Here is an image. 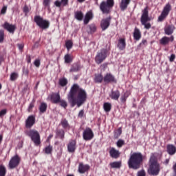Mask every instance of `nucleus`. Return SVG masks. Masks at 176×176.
<instances>
[{"instance_id": "1", "label": "nucleus", "mask_w": 176, "mask_h": 176, "mask_svg": "<svg viewBox=\"0 0 176 176\" xmlns=\"http://www.w3.org/2000/svg\"><path fill=\"white\" fill-rule=\"evenodd\" d=\"M67 100L72 108H74L75 105H77V108H79L86 102L87 93L78 84H74L67 94Z\"/></svg>"}, {"instance_id": "2", "label": "nucleus", "mask_w": 176, "mask_h": 176, "mask_svg": "<svg viewBox=\"0 0 176 176\" xmlns=\"http://www.w3.org/2000/svg\"><path fill=\"white\" fill-rule=\"evenodd\" d=\"M144 162V155L141 152L131 153L128 160V166L133 170H138Z\"/></svg>"}, {"instance_id": "3", "label": "nucleus", "mask_w": 176, "mask_h": 176, "mask_svg": "<svg viewBox=\"0 0 176 176\" xmlns=\"http://www.w3.org/2000/svg\"><path fill=\"white\" fill-rule=\"evenodd\" d=\"M148 166V173L150 175H159V173H160V164H159L156 157L153 154L150 157Z\"/></svg>"}, {"instance_id": "4", "label": "nucleus", "mask_w": 176, "mask_h": 176, "mask_svg": "<svg viewBox=\"0 0 176 176\" xmlns=\"http://www.w3.org/2000/svg\"><path fill=\"white\" fill-rule=\"evenodd\" d=\"M25 134L31 138L32 141L36 146L41 144V135L38 131L35 129H30L26 131Z\"/></svg>"}, {"instance_id": "5", "label": "nucleus", "mask_w": 176, "mask_h": 176, "mask_svg": "<svg viewBox=\"0 0 176 176\" xmlns=\"http://www.w3.org/2000/svg\"><path fill=\"white\" fill-rule=\"evenodd\" d=\"M109 55V50L105 48L101 49L96 54L95 57V61L96 64H101L103 61H105L107 57Z\"/></svg>"}, {"instance_id": "6", "label": "nucleus", "mask_w": 176, "mask_h": 176, "mask_svg": "<svg viewBox=\"0 0 176 176\" xmlns=\"http://www.w3.org/2000/svg\"><path fill=\"white\" fill-rule=\"evenodd\" d=\"M113 5H115L113 0H107V1H102L100 5V9L103 14H107V13H109L111 8H113Z\"/></svg>"}, {"instance_id": "7", "label": "nucleus", "mask_w": 176, "mask_h": 176, "mask_svg": "<svg viewBox=\"0 0 176 176\" xmlns=\"http://www.w3.org/2000/svg\"><path fill=\"white\" fill-rule=\"evenodd\" d=\"M147 21H149V16L148 12V7H146L142 10V14L141 16V23L142 25H144V28H146V30H149V28L152 27V25H151L149 23H146Z\"/></svg>"}, {"instance_id": "8", "label": "nucleus", "mask_w": 176, "mask_h": 176, "mask_svg": "<svg viewBox=\"0 0 176 176\" xmlns=\"http://www.w3.org/2000/svg\"><path fill=\"white\" fill-rule=\"evenodd\" d=\"M34 22L38 27L42 28V30H46L49 28V25H50V23H49L48 21L43 19V17L38 15L34 16Z\"/></svg>"}, {"instance_id": "9", "label": "nucleus", "mask_w": 176, "mask_h": 176, "mask_svg": "<svg viewBox=\"0 0 176 176\" xmlns=\"http://www.w3.org/2000/svg\"><path fill=\"white\" fill-rule=\"evenodd\" d=\"M21 161V158L18 155H15L14 157H12L8 164V167L10 170H13V168H16V167H18L19 164H20Z\"/></svg>"}, {"instance_id": "10", "label": "nucleus", "mask_w": 176, "mask_h": 176, "mask_svg": "<svg viewBox=\"0 0 176 176\" xmlns=\"http://www.w3.org/2000/svg\"><path fill=\"white\" fill-rule=\"evenodd\" d=\"M82 138L85 141H91L94 138V132L89 127H87L82 132Z\"/></svg>"}, {"instance_id": "11", "label": "nucleus", "mask_w": 176, "mask_h": 176, "mask_svg": "<svg viewBox=\"0 0 176 176\" xmlns=\"http://www.w3.org/2000/svg\"><path fill=\"white\" fill-rule=\"evenodd\" d=\"M170 11L171 4L167 3L164 6L160 16L158 17V21H163V20H164L168 16V13H170Z\"/></svg>"}, {"instance_id": "12", "label": "nucleus", "mask_w": 176, "mask_h": 176, "mask_svg": "<svg viewBox=\"0 0 176 176\" xmlns=\"http://www.w3.org/2000/svg\"><path fill=\"white\" fill-rule=\"evenodd\" d=\"M89 170L90 165L85 164L83 162L79 163L78 171L80 174H85V173H87Z\"/></svg>"}, {"instance_id": "13", "label": "nucleus", "mask_w": 176, "mask_h": 176, "mask_svg": "<svg viewBox=\"0 0 176 176\" xmlns=\"http://www.w3.org/2000/svg\"><path fill=\"white\" fill-rule=\"evenodd\" d=\"M103 81L104 83H116V78H115V76L110 73H107L104 77H103Z\"/></svg>"}, {"instance_id": "14", "label": "nucleus", "mask_w": 176, "mask_h": 176, "mask_svg": "<svg viewBox=\"0 0 176 176\" xmlns=\"http://www.w3.org/2000/svg\"><path fill=\"white\" fill-rule=\"evenodd\" d=\"M2 27L10 32V34H14V32L16 31V25L10 24L8 22H5V23L2 25Z\"/></svg>"}, {"instance_id": "15", "label": "nucleus", "mask_w": 176, "mask_h": 176, "mask_svg": "<svg viewBox=\"0 0 176 176\" xmlns=\"http://www.w3.org/2000/svg\"><path fill=\"white\" fill-rule=\"evenodd\" d=\"M35 124V117L34 116H29L25 120L26 129H31Z\"/></svg>"}, {"instance_id": "16", "label": "nucleus", "mask_w": 176, "mask_h": 176, "mask_svg": "<svg viewBox=\"0 0 176 176\" xmlns=\"http://www.w3.org/2000/svg\"><path fill=\"white\" fill-rule=\"evenodd\" d=\"M170 42H174V36H170V37L168 36H164L160 40V45H162L163 46H166V45H168Z\"/></svg>"}, {"instance_id": "17", "label": "nucleus", "mask_w": 176, "mask_h": 176, "mask_svg": "<svg viewBox=\"0 0 176 176\" xmlns=\"http://www.w3.org/2000/svg\"><path fill=\"white\" fill-rule=\"evenodd\" d=\"M50 98L53 104H58L61 100V96H60V93H52L50 95Z\"/></svg>"}, {"instance_id": "18", "label": "nucleus", "mask_w": 176, "mask_h": 176, "mask_svg": "<svg viewBox=\"0 0 176 176\" xmlns=\"http://www.w3.org/2000/svg\"><path fill=\"white\" fill-rule=\"evenodd\" d=\"M110 24H111L110 18H106L104 19H102L100 23V27L102 31H105V30L108 29V27H109Z\"/></svg>"}, {"instance_id": "19", "label": "nucleus", "mask_w": 176, "mask_h": 176, "mask_svg": "<svg viewBox=\"0 0 176 176\" xmlns=\"http://www.w3.org/2000/svg\"><path fill=\"white\" fill-rule=\"evenodd\" d=\"M76 149V142L71 140L67 144V151L69 153H74Z\"/></svg>"}, {"instance_id": "20", "label": "nucleus", "mask_w": 176, "mask_h": 176, "mask_svg": "<svg viewBox=\"0 0 176 176\" xmlns=\"http://www.w3.org/2000/svg\"><path fill=\"white\" fill-rule=\"evenodd\" d=\"M109 97L111 98V100L118 101V100H119V97H120V91H119V90L113 91V89H112L109 94Z\"/></svg>"}, {"instance_id": "21", "label": "nucleus", "mask_w": 176, "mask_h": 176, "mask_svg": "<svg viewBox=\"0 0 176 176\" xmlns=\"http://www.w3.org/2000/svg\"><path fill=\"white\" fill-rule=\"evenodd\" d=\"M109 155L113 159H118V157L120 156V152L119 150H116V148L111 147L109 151Z\"/></svg>"}, {"instance_id": "22", "label": "nucleus", "mask_w": 176, "mask_h": 176, "mask_svg": "<svg viewBox=\"0 0 176 176\" xmlns=\"http://www.w3.org/2000/svg\"><path fill=\"white\" fill-rule=\"evenodd\" d=\"M131 0H121L120 3V8L122 12H124L127 9L129 5H130Z\"/></svg>"}, {"instance_id": "23", "label": "nucleus", "mask_w": 176, "mask_h": 176, "mask_svg": "<svg viewBox=\"0 0 176 176\" xmlns=\"http://www.w3.org/2000/svg\"><path fill=\"white\" fill-rule=\"evenodd\" d=\"M166 151L170 156L175 155L176 153V147L173 144H168L166 146Z\"/></svg>"}, {"instance_id": "24", "label": "nucleus", "mask_w": 176, "mask_h": 176, "mask_svg": "<svg viewBox=\"0 0 176 176\" xmlns=\"http://www.w3.org/2000/svg\"><path fill=\"white\" fill-rule=\"evenodd\" d=\"M174 30H175V27L174 25H169L164 28V32L166 35H172L174 33Z\"/></svg>"}, {"instance_id": "25", "label": "nucleus", "mask_w": 176, "mask_h": 176, "mask_svg": "<svg viewBox=\"0 0 176 176\" xmlns=\"http://www.w3.org/2000/svg\"><path fill=\"white\" fill-rule=\"evenodd\" d=\"M118 47L120 50H124L126 49V40L124 38H120L118 40Z\"/></svg>"}, {"instance_id": "26", "label": "nucleus", "mask_w": 176, "mask_h": 176, "mask_svg": "<svg viewBox=\"0 0 176 176\" xmlns=\"http://www.w3.org/2000/svg\"><path fill=\"white\" fill-rule=\"evenodd\" d=\"M82 69V66L79 63H74L72 65L69 72H78V71H80Z\"/></svg>"}, {"instance_id": "27", "label": "nucleus", "mask_w": 176, "mask_h": 176, "mask_svg": "<svg viewBox=\"0 0 176 176\" xmlns=\"http://www.w3.org/2000/svg\"><path fill=\"white\" fill-rule=\"evenodd\" d=\"M67 5H68V0H61L60 1L56 0L54 2V6H56V8H61V6H67Z\"/></svg>"}, {"instance_id": "28", "label": "nucleus", "mask_w": 176, "mask_h": 176, "mask_svg": "<svg viewBox=\"0 0 176 176\" xmlns=\"http://www.w3.org/2000/svg\"><path fill=\"white\" fill-rule=\"evenodd\" d=\"M133 39H135V41H140L141 39V31L137 28L134 29Z\"/></svg>"}, {"instance_id": "29", "label": "nucleus", "mask_w": 176, "mask_h": 176, "mask_svg": "<svg viewBox=\"0 0 176 176\" xmlns=\"http://www.w3.org/2000/svg\"><path fill=\"white\" fill-rule=\"evenodd\" d=\"M130 96V92L126 91L124 94L121 95L120 98L122 104H126V101H127V98Z\"/></svg>"}, {"instance_id": "30", "label": "nucleus", "mask_w": 176, "mask_h": 176, "mask_svg": "<svg viewBox=\"0 0 176 176\" xmlns=\"http://www.w3.org/2000/svg\"><path fill=\"white\" fill-rule=\"evenodd\" d=\"M60 124L65 130H69V129H71V126L68 123V120L65 118L61 120Z\"/></svg>"}, {"instance_id": "31", "label": "nucleus", "mask_w": 176, "mask_h": 176, "mask_svg": "<svg viewBox=\"0 0 176 176\" xmlns=\"http://www.w3.org/2000/svg\"><path fill=\"white\" fill-rule=\"evenodd\" d=\"M93 19V12H88L86 13L84 19V24H89V21Z\"/></svg>"}, {"instance_id": "32", "label": "nucleus", "mask_w": 176, "mask_h": 176, "mask_svg": "<svg viewBox=\"0 0 176 176\" xmlns=\"http://www.w3.org/2000/svg\"><path fill=\"white\" fill-rule=\"evenodd\" d=\"M94 80L95 83H102V80H104V77L101 74H95Z\"/></svg>"}, {"instance_id": "33", "label": "nucleus", "mask_w": 176, "mask_h": 176, "mask_svg": "<svg viewBox=\"0 0 176 176\" xmlns=\"http://www.w3.org/2000/svg\"><path fill=\"white\" fill-rule=\"evenodd\" d=\"M74 17L78 21H82L83 20V12H82V11L74 12Z\"/></svg>"}, {"instance_id": "34", "label": "nucleus", "mask_w": 176, "mask_h": 176, "mask_svg": "<svg viewBox=\"0 0 176 176\" xmlns=\"http://www.w3.org/2000/svg\"><path fill=\"white\" fill-rule=\"evenodd\" d=\"M56 136L60 140H64L65 135V132L63 129H59L56 131Z\"/></svg>"}, {"instance_id": "35", "label": "nucleus", "mask_w": 176, "mask_h": 176, "mask_svg": "<svg viewBox=\"0 0 176 176\" xmlns=\"http://www.w3.org/2000/svg\"><path fill=\"white\" fill-rule=\"evenodd\" d=\"M110 166L111 168H120L122 167V162H113L110 163Z\"/></svg>"}, {"instance_id": "36", "label": "nucleus", "mask_w": 176, "mask_h": 176, "mask_svg": "<svg viewBox=\"0 0 176 176\" xmlns=\"http://www.w3.org/2000/svg\"><path fill=\"white\" fill-rule=\"evenodd\" d=\"M46 109H47V104L45 102H41L39 107L41 113H45V112H46Z\"/></svg>"}, {"instance_id": "37", "label": "nucleus", "mask_w": 176, "mask_h": 176, "mask_svg": "<svg viewBox=\"0 0 176 176\" xmlns=\"http://www.w3.org/2000/svg\"><path fill=\"white\" fill-rule=\"evenodd\" d=\"M103 108H104L105 112H109V111H111V109L112 108V104H111V103H109V102H105L103 104Z\"/></svg>"}, {"instance_id": "38", "label": "nucleus", "mask_w": 176, "mask_h": 176, "mask_svg": "<svg viewBox=\"0 0 176 176\" xmlns=\"http://www.w3.org/2000/svg\"><path fill=\"white\" fill-rule=\"evenodd\" d=\"M59 85L64 87V86H67L68 85V80L65 78H62L59 79Z\"/></svg>"}, {"instance_id": "39", "label": "nucleus", "mask_w": 176, "mask_h": 176, "mask_svg": "<svg viewBox=\"0 0 176 176\" xmlns=\"http://www.w3.org/2000/svg\"><path fill=\"white\" fill-rule=\"evenodd\" d=\"M17 78H19V73L17 72L11 73L10 80H11L12 82H14V80H16Z\"/></svg>"}, {"instance_id": "40", "label": "nucleus", "mask_w": 176, "mask_h": 176, "mask_svg": "<svg viewBox=\"0 0 176 176\" xmlns=\"http://www.w3.org/2000/svg\"><path fill=\"white\" fill-rule=\"evenodd\" d=\"M0 176H6V167L3 165H0Z\"/></svg>"}, {"instance_id": "41", "label": "nucleus", "mask_w": 176, "mask_h": 176, "mask_svg": "<svg viewBox=\"0 0 176 176\" xmlns=\"http://www.w3.org/2000/svg\"><path fill=\"white\" fill-rule=\"evenodd\" d=\"M122 135V129L120 127L114 131V138L117 139Z\"/></svg>"}, {"instance_id": "42", "label": "nucleus", "mask_w": 176, "mask_h": 176, "mask_svg": "<svg viewBox=\"0 0 176 176\" xmlns=\"http://www.w3.org/2000/svg\"><path fill=\"white\" fill-rule=\"evenodd\" d=\"M52 151H53V146H52L51 145H49L48 146L45 147L44 149V152L47 155H50V153H52Z\"/></svg>"}, {"instance_id": "43", "label": "nucleus", "mask_w": 176, "mask_h": 176, "mask_svg": "<svg viewBox=\"0 0 176 176\" xmlns=\"http://www.w3.org/2000/svg\"><path fill=\"white\" fill-rule=\"evenodd\" d=\"M89 30H90V34H94V32H96L97 31V27H96V25L91 24L88 26Z\"/></svg>"}, {"instance_id": "44", "label": "nucleus", "mask_w": 176, "mask_h": 176, "mask_svg": "<svg viewBox=\"0 0 176 176\" xmlns=\"http://www.w3.org/2000/svg\"><path fill=\"white\" fill-rule=\"evenodd\" d=\"M125 144L126 143L124 142V140L122 139H119L116 142V146H118V148H122V146Z\"/></svg>"}, {"instance_id": "45", "label": "nucleus", "mask_w": 176, "mask_h": 176, "mask_svg": "<svg viewBox=\"0 0 176 176\" xmlns=\"http://www.w3.org/2000/svg\"><path fill=\"white\" fill-rule=\"evenodd\" d=\"M65 63H66V64H69V63H72V58H71V55L66 54L65 56Z\"/></svg>"}, {"instance_id": "46", "label": "nucleus", "mask_w": 176, "mask_h": 176, "mask_svg": "<svg viewBox=\"0 0 176 176\" xmlns=\"http://www.w3.org/2000/svg\"><path fill=\"white\" fill-rule=\"evenodd\" d=\"M43 5L44 8H47V9H50V0H43Z\"/></svg>"}, {"instance_id": "47", "label": "nucleus", "mask_w": 176, "mask_h": 176, "mask_svg": "<svg viewBox=\"0 0 176 176\" xmlns=\"http://www.w3.org/2000/svg\"><path fill=\"white\" fill-rule=\"evenodd\" d=\"M60 102V107H62L63 108H67V107H68V104L67 103V101H65V100H60L59 101Z\"/></svg>"}, {"instance_id": "48", "label": "nucleus", "mask_w": 176, "mask_h": 176, "mask_svg": "<svg viewBox=\"0 0 176 176\" xmlns=\"http://www.w3.org/2000/svg\"><path fill=\"white\" fill-rule=\"evenodd\" d=\"M66 47L67 50H70V49H72L73 43L71 41H67L65 43Z\"/></svg>"}, {"instance_id": "49", "label": "nucleus", "mask_w": 176, "mask_h": 176, "mask_svg": "<svg viewBox=\"0 0 176 176\" xmlns=\"http://www.w3.org/2000/svg\"><path fill=\"white\" fill-rule=\"evenodd\" d=\"M4 38L5 33L3 32V30H0V43H2V42H3Z\"/></svg>"}, {"instance_id": "50", "label": "nucleus", "mask_w": 176, "mask_h": 176, "mask_svg": "<svg viewBox=\"0 0 176 176\" xmlns=\"http://www.w3.org/2000/svg\"><path fill=\"white\" fill-rule=\"evenodd\" d=\"M6 113H8V110L6 109H2L0 111V118H3Z\"/></svg>"}, {"instance_id": "51", "label": "nucleus", "mask_w": 176, "mask_h": 176, "mask_svg": "<svg viewBox=\"0 0 176 176\" xmlns=\"http://www.w3.org/2000/svg\"><path fill=\"white\" fill-rule=\"evenodd\" d=\"M23 12L25 13V14L27 16V14H28V13H30V8H28V6H25L23 7Z\"/></svg>"}, {"instance_id": "52", "label": "nucleus", "mask_w": 176, "mask_h": 176, "mask_svg": "<svg viewBox=\"0 0 176 176\" xmlns=\"http://www.w3.org/2000/svg\"><path fill=\"white\" fill-rule=\"evenodd\" d=\"M146 45H148V42L144 39L139 44L138 47H141V46H146Z\"/></svg>"}, {"instance_id": "53", "label": "nucleus", "mask_w": 176, "mask_h": 176, "mask_svg": "<svg viewBox=\"0 0 176 176\" xmlns=\"http://www.w3.org/2000/svg\"><path fill=\"white\" fill-rule=\"evenodd\" d=\"M6 10H8V7L4 6L1 10V14H5L6 13Z\"/></svg>"}, {"instance_id": "54", "label": "nucleus", "mask_w": 176, "mask_h": 176, "mask_svg": "<svg viewBox=\"0 0 176 176\" xmlns=\"http://www.w3.org/2000/svg\"><path fill=\"white\" fill-rule=\"evenodd\" d=\"M34 65H35V67H39L41 65V60H39L38 59H36L34 60Z\"/></svg>"}, {"instance_id": "55", "label": "nucleus", "mask_w": 176, "mask_h": 176, "mask_svg": "<svg viewBox=\"0 0 176 176\" xmlns=\"http://www.w3.org/2000/svg\"><path fill=\"white\" fill-rule=\"evenodd\" d=\"M137 175L138 176H145L146 175L145 170H141L138 171Z\"/></svg>"}, {"instance_id": "56", "label": "nucleus", "mask_w": 176, "mask_h": 176, "mask_svg": "<svg viewBox=\"0 0 176 176\" xmlns=\"http://www.w3.org/2000/svg\"><path fill=\"white\" fill-rule=\"evenodd\" d=\"M29 72H30L28 71V69H27L25 67L23 68V75H25V76H28Z\"/></svg>"}, {"instance_id": "57", "label": "nucleus", "mask_w": 176, "mask_h": 176, "mask_svg": "<svg viewBox=\"0 0 176 176\" xmlns=\"http://www.w3.org/2000/svg\"><path fill=\"white\" fill-rule=\"evenodd\" d=\"M32 108H34V102H32L28 109V112H31L32 111Z\"/></svg>"}, {"instance_id": "58", "label": "nucleus", "mask_w": 176, "mask_h": 176, "mask_svg": "<svg viewBox=\"0 0 176 176\" xmlns=\"http://www.w3.org/2000/svg\"><path fill=\"white\" fill-rule=\"evenodd\" d=\"M19 50L21 52L23 49H24V44L23 43H19L17 44Z\"/></svg>"}, {"instance_id": "59", "label": "nucleus", "mask_w": 176, "mask_h": 176, "mask_svg": "<svg viewBox=\"0 0 176 176\" xmlns=\"http://www.w3.org/2000/svg\"><path fill=\"white\" fill-rule=\"evenodd\" d=\"M174 60H175V54H172L170 55V58H169V61H170V63H173V61H174Z\"/></svg>"}, {"instance_id": "60", "label": "nucleus", "mask_w": 176, "mask_h": 176, "mask_svg": "<svg viewBox=\"0 0 176 176\" xmlns=\"http://www.w3.org/2000/svg\"><path fill=\"white\" fill-rule=\"evenodd\" d=\"M84 113H85V111H83V110L80 111V112L78 113V117L83 118Z\"/></svg>"}, {"instance_id": "61", "label": "nucleus", "mask_w": 176, "mask_h": 176, "mask_svg": "<svg viewBox=\"0 0 176 176\" xmlns=\"http://www.w3.org/2000/svg\"><path fill=\"white\" fill-rule=\"evenodd\" d=\"M173 172H174V175L176 176V163L173 165Z\"/></svg>"}, {"instance_id": "62", "label": "nucleus", "mask_w": 176, "mask_h": 176, "mask_svg": "<svg viewBox=\"0 0 176 176\" xmlns=\"http://www.w3.org/2000/svg\"><path fill=\"white\" fill-rule=\"evenodd\" d=\"M170 162V160L166 159L164 162V164H168Z\"/></svg>"}, {"instance_id": "63", "label": "nucleus", "mask_w": 176, "mask_h": 176, "mask_svg": "<svg viewBox=\"0 0 176 176\" xmlns=\"http://www.w3.org/2000/svg\"><path fill=\"white\" fill-rule=\"evenodd\" d=\"M28 64H30V63H31V56H28Z\"/></svg>"}, {"instance_id": "64", "label": "nucleus", "mask_w": 176, "mask_h": 176, "mask_svg": "<svg viewBox=\"0 0 176 176\" xmlns=\"http://www.w3.org/2000/svg\"><path fill=\"white\" fill-rule=\"evenodd\" d=\"M2 140H3V136L0 135V144L2 142Z\"/></svg>"}]
</instances>
